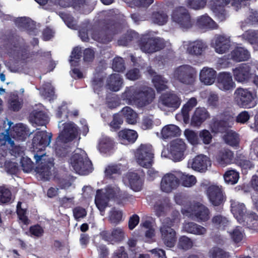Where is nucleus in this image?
Masks as SVG:
<instances>
[{
	"instance_id": "nucleus-1",
	"label": "nucleus",
	"mask_w": 258,
	"mask_h": 258,
	"mask_svg": "<svg viewBox=\"0 0 258 258\" xmlns=\"http://www.w3.org/2000/svg\"><path fill=\"white\" fill-rule=\"evenodd\" d=\"M99 23L101 30L94 31L92 33V38L99 43L107 44L113 40L115 35L121 32V24L113 18H105L100 20Z\"/></svg>"
},
{
	"instance_id": "nucleus-2",
	"label": "nucleus",
	"mask_w": 258,
	"mask_h": 258,
	"mask_svg": "<svg viewBox=\"0 0 258 258\" xmlns=\"http://www.w3.org/2000/svg\"><path fill=\"white\" fill-rule=\"evenodd\" d=\"M141 50L147 53H152L159 51L165 47L163 40L159 37L152 36L150 32L142 34L137 41Z\"/></svg>"
},
{
	"instance_id": "nucleus-3",
	"label": "nucleus",
	"mask_w": 258,
	"mask_h": 258,
	"mask_svg": "<svg viewBox=\"0 0 258 258\" xmlns=\"http://www.w3.org/2000/svg\"><path fill=\"white\" fill-rule=\"evenodd\" d=\"M8 54L14 58L19 57L20 51L24 43V39L16 33L9 31L3 35Z\"/></svg>"
},
{
	"instance_id": "nucleus-4",
	"label": "nucleus",
	"mask_w": 258,
	"mask_h": 258,
	"mask_svg": "<svg viewBox=\"0 0 258 258\" xmlns=\"http://www.w3.org/2000/svg\"><path fill=\"white\" fill-rule=\"evenodd\" d=\"M36 166L35 171L39 175L41 179L48 180L51 175V169L54 166V163L51 158L45 154L34 155Z\"/></svg>"
},
{
	"instance_id": "nucleus-5",
	"label": "nucleus",
	"mask_w": 258,
	"mask_h": 258,
	"mask_svg": "<svg viewBox=\"0 0 258 258\" xmlns=\"http://www.w3.org/2000/svg\"><path fill=\"white\" fill-rule=\"evenodd\" d=\"M71 164L76 173L88 174L92 171V164L85 153H75L71 158Z\"/></svg>"
},
{
	"instance_id": "nucleus-6",
	"label": "nucleus",
	"mask_w": 258,
	"mask_h": 258,
	"mask_svg": "<svg viewBox=\"0 0 258 258\" xmlns=\"http://www.w3.org/2000/svg\"><path fill=\"white\" fill-rule=\"evenodd\" d=\"M172 227V222L168 219H164L160 227L161 239L170 248L174 246L177 239L176 233Z\"/></svg>"
},
{
	"instance_id": "nucleus-7",
	"label": "nucleus",
	"mask_w": 258,
	"mask_h": 258,
	"mask_svg": "<svg viewBox=\"0 0 258 258\" xmlns=\"http://www.w3.org/2000/svg\"><path fill=\"white\" fill-rule=\"evenodd\" d=\"M234 100L237 104L242 108H250L256 105L252 93L247 89L237 88L234 92Z\"/></svg>"
},
{
	"instance_id": "nucleus-8",
	"label": "nucleus",
	"mask_w": 258,
	"mask_h": 258,
	"mask_svg": "<svg viewBox=\"0 0 258 258\" xmlns=\"http://www.w3.org/2000/svg\"><path fill=\"white\" fill-rule=\"evenodd\" d=\"M135 157L140 165L147 168L150 167L154 158L152 146L141 144L136 151Z\"/></svg>"
},
{
	"instance_id": "nucleus-9",
	"label": "nucleus",
	"mask_w": 258,
	"mask_h": 258,
	"mask_svg": "<svg viewBox=\"0 0 258 258\" xmlns=\"http://www.w3.org/2000/svg\"><path fill=\"white\" fill-rule=\"evenodd\" d=\"M174 76L182 83L192 85L196 78L197 72L190 66L183 65L175 70Z\"/></svg>"
},
{
	"instance_id": "nucleus-10",
	"label": "nucleus",
	"mask_w": 258,
	"mask_h": 258,
	"mask_svg": "<svg viewBox=\"0 0 258 258\" xmlns=\"http://www.w3.org/2000/svg\"><path fill=\"white\" fill-rule=\"evenodd\" d=\"M171 18L173 21L182 29H187L192 26L190 16L188 11L183 7L176 8L172 12Z\"/></svg>"
},
{
	"instance_id": "nucleus-11",
	"label": "nucleus",
	"mask_w": 258,
	"mask_h": 258,
	"mask_svg": "<svg viewBox=\"0 0 258 258\" xmlns=\"http://www.w3.org/2000/svg\"><path fill=\"white\" fill-rule=\"evenodd\" d=\"M206 194L210 203L214 206L223 205L226 199L222 187L216 185L209 186L207 188Z\"/></svg>"
},
{
	"instance_id": "nucleus-12",
	"label": "nucleus",
	"mask_w": 258,
	"mask_h": 258,
	"mask_svg": "<svg viewBox=\"0 0 258 258\" xmlns=\"http://www.w3.org/2000/svg\"><path fill=\"white\" fill-rule=\"evenodd\" d=\"M99 236L102 240L108 243L114 244L122 241L125 238L123 230L120 227L112 228L111 231L103 230L99 233Z\"/></svg>"
},
{
	"instance_id": "nucleus-13",
	"label": "nucleus",
	"mask_w": 258,
	"mask_h": 258,
	"mask_svg": "<svg viewBox=\"0 0 258 258\" xmlns=\"http://www.w3.org/2000/svg\"><path fill=\"white\" fill-rule=\"evenodd\" d=\"M52 134L46 131H37L32 139V146L33 150L38 152L45 149L50 144Z\"/></svg>"
},
{
	"instance_id": "nucleus-14",
	"label": "nucleus",
	"mask_w": 258,
	"mask_h": 258,
	"mask_svg": "<svg viewBox=\"0 0 258 258\" xmlns=\"http://www.w3.org/2000/svg\"><path fill=\"white\" fill-rule=\"evenodd\" d=\"M230 37L225 35L217 34L211 41V46L219 54H223L227 52L231 46Z\"/></svg>"
},
{
	"instance_id": "nucleus-15",
	"label": "nucleus",
	"mask_w": 258,
	"mask_h": 258,
	"mask_svg": "<svg viewBox=\"0 0 258 258\" xmlns=\"http://www.w3.org/2000/svg\"><path fill=\"white\" fill-rule=\"evenodd\" d=\"M235 80L239 83H247L251 80V67L247 63L241 64L233 70Z\"/></svg>"
},
{
	"instance_id": "nucleus-16",
	"label": "nucleus",
	"mask_w": 258,
	"mask_h": 258,
	"mask_svg": "<svg viewBox=\"0 0 258 258\" xmlns=\"http://www.w3.org/2000/svg\"><path fill=\"white\" fill-rule=\"evenodd\" d=\"M186 147L185 143L181 139H177L171 142L170 151L174 161H179L184 158Z\"/></svg>"
},
{
	"instance_id": "nucleus-17",
	"label": "nucleus",
	"mask_w": 258,
	"mask_h": 258,
	"mask_svg": "<svg viewBox=\"0 0 258 258\" xmlns=\"http://www.w3.org/2000/svg\"><path fill=\"white\" fill-rule=\"evenodd\" d=\"M211 164L209 157L203 154H199L195 156L191 161H188V165L191 168L201 173L205 172L208 169V166Z\"/></svg>"
},
{
	"instance_id": "nucleus-18",
	"label": "nucleus",
	"mask_w": 258,
	"mask_h": 258,
	"mask_svg": "<svg viewBox=\"0 0 258 258\" xmlns=\"http://www.w3.org/2000/svg\"><path fill=\"white\" fill-rule=\"evenodd\" d=\"M217 85L222 91H227L233 90L235 87V84L230 73L220 72L217 78Z\"/></svg>"
},
{
	"instance_id": "nucleus-19",
	"label": "nucleus",
	"mask_w": 258,
	"mask_h": 258,
	"mask_svg": "<svg viewBox=\"0 0 258 258\" xmlns=\"http://www.w3.org/2000/svg\"><path fill=\"white\" fill-rule=\"evenodd\" d=\"M180 183L179 179L172 173H167L162 177L160 183L162 191L169 193L176 189Z\"/></svg>"
},
{
	"instance_id": "nucleus-20",
	"label": "nucleus",
	"mask_w": 258,
	"mask_h": 258,
	"mask_svg": "<svg viewBox=\"0 0 258 258\" xmlns=\"http://www.w3.org/2000/svg\"><path fill=\"white\" fill-rule=\"evenodd\" d=\"M160 100L162 105L173 110L178 109L181 103V99L179 96L172 92H166L162 94Z\"/></svg>"
},
{
	"instance_id": "nucleus-21",
	"label": "nucleus",
	"mask_w": 258,
	"mask_h": 258,
	"mask_svg": "<svg viewBox=\"0 0 258 258\" xmlns=\"http://www.w3.org/2000/svg\"><path fill=\"white\" fill-rule=\"evenodd\" d=\"M78 128L74 122L64 123L63 131L57 137L59 140L64 142H71L76 139L78 135Z\"/></svg>"
},
{
	"instance_id": "nucleus-22",
	"label": "nucleus",
	"mask_w": 258,
	"mask_h": 258,
	"mask_svg": "<svg viewBox=\"0 0 258 258\" xmlns=\"http://www.w3.org/2000/svg\"><path fill=\"white\" fill-rule=\"evenodd\" d=\"M210 116L209 112L205 108H197L191 117L190 124L192 126H200Z\"/></svg>"
},
{
	"instance_id": "nucleus-23",
	"label": "nucleus",
	"mask_w": 258,
	"mask_h": 258,
	"mask_svg": "<svg viewBox=\"0 0 258 258\" xmlns=\"http://www.w3.org/2000/svg\"><path fill=\"white\" fill-rule=\"evenodd\" d=\"M137 103L142 106H146L150 104L155 97V91L151 88L140 89Z\"/></svg>"
},
{
	"instance_id": "nucleus-24",
	"label": "nucleus",
	"mask_w": 258,
	"mask_h": 258,
	"mask_svg": "<svg viewBox=\"0 0 258 258\" xmlns=\"http://www.w3.org/2000/svg\"><path fill=\"white\" fill-rule=\"evenodd\" d=\"M197 104V99L194 98H191L183 106L181 113L176 115V118L178 119L182 118L183 122L187 124L189 121V112Z\"/></svg>"
},
{
	"instance_id": "nucleus-25",
	"label": "nucleus",
	"mask_w": 258,
	"mask_h": 258,
	"mask_svg": "<svg viewBox=\"0 0 258 258\" xmlns=\"http://www.w3.org/2000/svg\"><path fill=\"white\" fill-rule=\"evenodd\" d=\"M230 203L231 213L239 223L241 222V220L243 219V217L246 212L245 205L235 200H231Z\"/></svg>"
},
{
	"instance_id": "nucleus-26",
	"label": "nucleus",
	"mask_w": 258,
	"mask_h": 258,
	"mask_svg": "<svg viewBox=\"0 0 258 258\" xmlns=\"http://www.w3.org/2000/svg\"><path fill=\"white\" fill-rule=\"evenodd\" d=\"M118 136L122 144L128 145L134 143L138 137V135L134 130L124 129L118 133Z\"/></svg>"
},
{
	"instance_id": "nucleus-27",
	"label": "nucleus",
	"mask_w": 258,
	"mask_h": 258,
	"mask_svg": "<svg viewBox=\"0 0 258 258\" xmlns=\"http://www.w3.org/2000/svg\"><path fill=\"white\" fill-rule=\"evenodd\" d=\"M217 73L212 68L204 67L200 72V80L206 85L213 84L215 81Z\"/></svg>"
},
{
	"instance_id": "nucleus-28",
	"label": "nucleus",
	"mask_w": 258,
	"mask_h": 258,
	"mask_svg": "<svg viewBox=\"0 0 258 258\" xmlns=\"http://www.w3.org/2000/svg\"><path fill=\"white\" fill-rule=\"evenodd\" d=\"M126 178L133 190L139 191L142 189L143 180L137 173L128 172L126 174Z\"/></svg>"
},
{
	"instance_id": "nucleus-29",
	"label": "nucleus",
	"mask_w": 258,
	"mask_h": 258,
	"mask_svg": "<svg viewBox=\"0 0 258 258\" xmlns=\"http://www.w3.org/2000/svg\"><path fill=\"white\" fill-rule=\"evenodd\" d=\"M140 89L132 86L126 88L122 94V98L128 104H133L138 102Z\"/></svg>"
},
{
	"instance_id": "nucleus-30",
	"label": "nucleus",
	"mask_w": 258,
	"mask_h": 258,
	"mask_svg": "<svg viewBox=\"0 0 258 258\" xmlns=\"http://www.w3.org/2000/svg\"><path fill=\"white\" fill-rule=\"evenodd\" d=\"M123 79L118 74H113L107 78L106 87L108 89L117 92L122 87Z\"/></svg>"
},
{
	"instance_id": "nucleus-31",
	"label": "nucleus",
	"mask_w": 258,
	"mask_h": 258,
	"mask_svg": "<svg viewBox=\"0 0 258 258\" xmlns=\"http://www.w3.org/2000/svg\"><path fill=\"white\" fill-rule=\"evenodd\" d=\"M250 56L249 52L242 47H236L230 53L231 58L236 62L246 61Z\"/></svg>"
},
{
	"instance_id": "nucleus-32",
	"label": "nucleus",
	"mask_w": 258,
	"mask_h": 258,
	"mask_svg": "<svg viewBox=\"0 0 258 258\" xmlns=\"http://www.w3.org/2000/svg\"><path fill=\"white\" fill-rule=\"evenodd\" d=\"M207 48L206 43L202 40H196L188 45L187 52L191 55L199 56L202 54Z\"/></svg>"
},
{
	"instance_id": "nucleus-33",
	"label": "nucleus",
	"mask_w": 258,
	"mask_h": 258,
	"mask_svg": "<svg viewBox=\"0 0 258 258\" xmlns=\"http://www.w3.org/2000/svg\"><path fill=\"white\" fill-rule=\"evenodd\" d=\"M30 120L38 125H45L48 122V116L43 111L34 110L29 115Z\"/></svg>"
},
{
	"instance_id": "nucleus-34",
	"label": "nucleus",
	"mask_w": 258,
	"mask_h": 258,
	"mask_svg": "<svg viewBox=\"0 0 258 258\" xmlns=\"http://www.w3.org/2000/svg\"><path fill=\"white\" fill-rule=\"evenodd\" d=\"M233 153L229 149H223L219 151L216 160L222 166H226L232 162Z\"/></svg>"
},
{
	"instance_id": "nucleus-35",
	"label": "nucleus",
	"mask_w": 258,
	"mask_h": 258,
	"mask_svg": "<svg viewBox=\"0 0 258 258\" xmlns=\"http://www.w3.org/2000/svg\"><path fill=\"white\" fill-rule=\"evenodd\" d=\"M194 215L198 222H205L210 219L209 209L202 204H198L196 206Z\"/></svg>"
},
{
	"instance_id": "nucleus-36",
	"label": "nucleus",
	"mask_w": 258,
	"mask_h": 258,
	"mask_svg": "<svg viewBox=\"0 0 258 258\" xmlns=\"http://www.w3.org/2000/svg\"><path fill=\"white\" fill-rule=\"evenodd\" d=\"M119 112L121 114L123 119L130 124H135L137 122L138 114L130 107H124Z\"/></svg>"
},
{
	"instance_id": "nucleus-37",
	"label": "nucleus",
	"mask_w": 258,
	"mask_h": 258,
	"mask_svg": "<svg viewBox=\"0 0 258 258\" xmlns=\"http://www.w3.org/2000/svg\"><path fill=\"white\" fill-rule=\"evenodd\" d=\"M109 200L108 198L102 192L101 190H97L95 199L96 207L100 212L104 213L106 208L108 206Z\"/></svg>"
},
{
	"instance_id": "nucleus-38",
	"label": "nucleus",
	"mask_w": 258,
	"mask_h": 258,
	"mask_svg": "<svg viewBox=\"0 0 258 258\" xmlns=\"http://www.w3.org/2000/svg\"><path fill=\"white\" fill-rule=\"evenodd\" d=\"M161 133L163 138L166 139L179 136L180 135V130L175 125L168 124L163 127Z\"/></svg>"
},
{
	"instance_id": "nucleus-39",
	"label": "nucleus",
	"mask_w": 258,
	"mask_h": 258,
	"mask_svg": "<svg viewBox=\"0 0 258 258\" xmlns=\"http://www.w3.org/2000/svg\"><path fill=\"white\" fill-rule=\"evenodd\" d=\"M68 142H64L62 140H59L57 137L54 145L55 152L58 157H64L70 152V146L66 145Z\"/></svg>"
},
{
	"instance_id": "nucleus-40",
	"label": "nucleus",
	"mask_w": 258,
	"mask_h": 258,
	"mask_svg": "<svg viewBox=\"0 0 258 258\" xmlns=\"http://www.w3.org/2000/svg\"><path fill=\"white\" fill-rule=\"evenodd\" d=\"M138 37L139 34L135 31H127L118 39L117 43L120 46H126Z\"/></svg>"
},
{
	"instance_id": "nucleus-41",
	"label": "nucleus",
	"mask_w": 258,
	"mask_h": 258,
	"mask_svg": "<svg viewBox=\"0 0 258 258\" xmlns=\"http://www.w3.org/2000/svg\"><path fill=\"white\" fill-rule=\"evenodd\" d=\"M183 228L186 232L196 235H203L207 231L205 227L194 222H188L185 224Z\"/></svg>"
},
{
	"instance_id": "nucleus-42",
	"label": "nucleus",
	"mask_w": 258,
	"mask_h": 258,
	"mask_svg": "<svg viewBox=\"0 0 258 258\" xmlns=\"http://www.w3.org/2000/svg\"><path fill=\"white\" fill-rule=\"evenodd\" d=\"M123 213L115 207L111 208L109 212L108 220L110 224L116 226L122 221Z\"/></svg>"
},
{
	"instance_id": "nucleus-43",
	"label": "nucleus",
	"mask_w": 258,
	"mask_h": 258,
	"mask_svg": "<svg viewBox=\"0 0 258 258\" xmlns=\"http://www.w3.org/2000/svg\"><path fill=\"white\" fill-rule=\"evenodd\" d=\"M197 25L201 28L205 29H216L217 24L210 17L203 15L197 20Z\"/></svg>"
},
{
	"instance_id": "nucleus-44",
	"label": "nucleus",
	"mask_w": 258,
	"mask_h": 258,
	"mask_svg": "<svg viewBox=\"0 0 258 258\" xmlns=\"http://www.w3.org/2000/svg\"><path fill=\"white\" fill-rule=\"evenodd\" d=\"M154 87L158 92L165 90L167 89V80L162 75H155L152 79Z\"/></svg>"
},
{
	"instance_id": "nucleus-45",
	"label": "nucleus",
	"mask_w": 258,
	"mask_h": 258,
	"mask_svg": "<svg viewBox=\"0 0 258 258\" xmlns=\"http://www.w3.org/2000/svg\"><path fill=\"white\" fill-rule=\"evenodd\" d=\"M16 23L19 27L25 29L29 34H32L36 29L33 22L25 17L18 19L16 21Z\"/></svg>"
},
{
	"instance_id": "nucleus-46",
	"label": "nucleus",
	"mask_w": 258,
	"mask_h": 258,
	"mask_svg": "<svg viewBox=\"0 0 258 258\" xmlns=\"http://www.w3.org/2000/svg\"><path fill=\"white\" fill-rule=\"evenodd\" d=\"M229 127V126L227 125L221 118L213 120L210 125L211 132L215 134L224 133Z\"/></svg>"
},
{
	"instance_id": "nucleus-47",
	"label": "nucleus",
	"mask_w": 258,
	"mask_h": 258,
	"mask_svg": "<svg viewBox=\"0 0 258 258\" xmlns=\"http://www.w3.org/2000/svg\"><path fill=\"white\" fill-rule=\"evenodd\" d=\"M114 146L113 141L109 137L102 138L98 144V149L100 152L106 153L111 150Z\"/></svg>"
},
{
	"instance_id": "nucleus-48",
	"label": "nucleus",
	"mask_w": 258,
	"mask_h": 258,
	"mask_svg": "<svg viewBox=\"0 0 258 258\" xmlns=\"http://www.w3.org/2000/svg\"><path fill=\"white\" fill-rule=\"evenodd\" d=\"M225 143L232 147H238L240 139L238 134L235 132L230 131L226 133L224 136Z\"/></svg>"
},
{
	"instance_id": "nucleus-49",
	"label": "nucleus",
	"mask_w": 258,
	"mask_h": 258,
	"mask_svg": "<svg viewBox=\"0 0 258 258\" xmlns=\"http://www.w3.org/2000/svg\"><path fill=\"white\" fill-rule=\"evenodd\" d=\"M226 183L234 185L237 183L239 178V173L236 170L228 169L223 175Z\"/></svg>"
},
{
	"instance_id": "nucleus-50",
	"label": "nucleus",
	"mask_w": 258,
	"mask_h": 258,
	"mask_svg": "<svg viewBox=\"0 0 258 258\" xmlns=\"http://www.w3.org/2000/svg\"><path fill=\"white\" fill-rule=\"evenodd\" d=\"M14 131L17 139L21 141H24L30 134L28 127L23 123L17 124Z\"/></svg>"
},
{
	"instance_id": "nucleus-51",
	"label": "nucleus",
	"mask_w": 258,
	"mask_h": 258,
	"mask_svg": "<svg viewBox=\"0 0 258 258\" xmlns=\"http://www.w3.org/2000/svg\"><path fill=\"white\" fill-rule=\"evenodd\" d=\"M258 221V215L252 211L246 212L240 223L246 225L247 227H252Z\"/></svg>"
},
{
	"instance_id": "nucleus-52",
	"label": "nucleus",
	"mask_w": 258,
	"mask_h": 258,
	"mask_svg": "<svg viewBox=\"0 0 258 258\" xmlns=\"http://www.w3.org/2000/svg\"><path fill=\"white\" fill-rule=\"evenodd\" d=\"M123 122V119L119 112L114 114L112 116V120L109 123L110 130L113 132L118 131L120 128Z\"/></svg>"
},
{
	"instance_id": "nucleus-53",
	"label": "nucleus",
	"mask_w": 258,
	"mask_h": 258,
	"mask_svg": "<svg viewBox=\"0 0 258 258\" xmlns=\"http://www.w3.org/2000/svg\"><path fill=\"white\" fill-rule=\"evenodd\" d=\"M229 235L232 241L235 243H238L242 240L244 232L242 227L236 226L229 232Z\"/></svg>"
},
{
	"instance_id": "nucleus-54",
	"label": "nucleus",
	"mask_w": 258,
	"mask_h": 258,
	"mask_svg": "<svg viewBox=\"0 0 258 258\" xmlns=\"http://www.w3.org/2000/svg\"><path fill=\"white\" fill-rule=\"evenodd\" d=\"M152 19L154 23L163 25L168 20V16L163 11L154 12L152 14Z\"/></svg>"
},
{
	"instance_id": "nucleus-55",
	"label": "nucleus",
	"mask_w": 258,
	"mask_h": 258,
	"mask_svg": "<svg viewBox=\"0 0 258 258\" xmlns=\"http://www.w3.org/2000/svg\"><path fill=\"white\" fill-rule=\"evenodd\" d=\"M105 173L106 176L109 178H113L116 175H121L120 165L116 164L108 165L105 169Z\"/></svg>"
},
{
	"instance_id": "nucleus-56",
	"label": "nucleus",
	"mask_w": 258,
	"mask_h": 258,
	"mask_svg": "<svg viewBox=\"0 0 258 258\" xmlns=\"http://www.w3.org/2000/svg\"><path fill=\"white\" fill-rule=\"evenodd\" d=\"M220 118L223 120L230 127L235 121L234 113L231 110H225L220 114Z\"/></svg>"
},
{
	"instance_id": "nucleus-57",
	"label": "nucleus",
	"mask_w": 258,
	"mask_h": 258,
	"mask_svg": "<svg viewBox=\"0 0 258 258\" xmlns=\"http://www.w3.org/2000/svg\"><path fill=\"white\" fill-rule=\"evenodd\" d=\"M184 135L187 140L192 145H197L201 144L200 141L199 134L188 129L184 131Z\"/></svg>"
},
{
	"instance_id": "nucleus-58",
	"label": "nucleus",
	"mask_w": 258,
	"mask_h": 258,
	"mask_svg": "<svg viewBox=\"0 0 258 258\" xmlns=\"http://www.w3.org/2000/svg\"><path fill=\"white\" fill-rule=\"evenodd\" d=\"M193 246V242L190 238L186 236H181L179 237L177 246L178 248L187 250Z\"/></svg>"
},
{
	"instance_id": "nucleus-59",
	"label": "nucleus",
	"mask_w": 258,
	"mask_h": 258,
	"mask_svg": "<svg viewBox=\"0 0 258 258\" xmlns=\"http://www.w3.org/2000/svg\"><path fill=\"white\" fill-rule=\"evenodd\" d=\"M230 2V0H215L214 3L213 11L216 13L219 9V15H220L222 18L224 17L225 10L223 8L229 4Z\"/></svg>"
},
{
	"instance_id": "nucleus-60",
	"label": "nucleus",
	"mask_w": 258,
	"mask_h": 258,
	"mask_svg": "<svg viewBox=\"0 0 258 258\" xmlns=\"http://www.w3.org/2000/svg\"><path fill=\"white\" fill-rule=\"evenodd\" d=\"M9 104L10 109L14 111H18L22 108V104L20 101L17 94H13L10 96Z\"/></svg>"
},
{
	"instance_id": "nucleus-61",
	"label": "nucleus",
	"mask_w": 258,
	"mask_h": 258,
	"mask_svg": "<svg viewBox=\"0 0 258 258\" xmlns=\"http://www.w3.org/2000/svg\"><path fill=\"white\" fill-rule=\"evenodd\" d=\"M211 258H228V253L218 247H213L209 251Z\"/></svg>"
},
{
	"instance_id": "nucleus-62",
	"label": "nucleus",
	"mask_w": 258,
	"mask_h": 258,
	"mask_svg": "<svg viewBox=\"0 0 258 258\" xmlns=\"http://www.w3.org/2000/svg\"><path fill=\"white\" fill-rule=\"evenodd\" d=\"M82 54V52L81 47L79 46L74 47L70 56V62L71 63V65L75 66H78V61L81 58Z\"/></svg>"
},
{
	"instance_id": "nucleus-63",
	"label": "nucleus",
	"mask_w": 258,
	"mask_h": 258,
	"mask_svg": "<svg viewBox=\"0 0 258 258\" xmlns=\"http://www.w3.org/2000/svg\"><path fill=\"white\" fill-rule=\"evenodd\" d=\"M12 193L11 190L5 186H0V203L6 204L10 202Z\"/></svg>"
},
{
	"instance_id": "nucleus-64",
	"label": "nucleus",
	"mask_w": 258,
	"mask_h": 258,
	"mask_svg": "<svg viewBox=\"0 0 258 258\" xmlns=\"http://www.w3.org/2000/svg\"><path fill=\"white\" fill-rule=\"evenodd\" d=\"M112 68L115 72H123L125 69L123 59L120 57H115L113 59Z\"/></svg>"
}]
</instances>
